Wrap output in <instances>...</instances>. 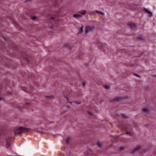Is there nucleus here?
<instances>
[{
    "instance_id": "nucleus-14",
    "label": "nucleus",
    "mask_w": 156,
    "mask_h": 156,
    "mask_svg": "<svg viewBox=\"0 0 156 156\" xmlns=\"http://www.w3.org/2000/svg\"><path fill=\"white\" fill-rule=\"evenodd\" d=\"M83 31V27H80L79 29L78 33L80 34Z\"/></svg>"
},
{
    "instance_id": "nucleus-2",
    "label": "nucleus",
    "mask_w": 156,
    "mask_h": 156,
    "mask_svg": "<svg viewBox=\"0 0 156 156\" xmlns=\"http://www.w3.org/2000/svg\"><path fill=\"white\" fill-rule=\"evenodd\" d=\"M94 29V26H88L86 27L85 29V33H88L93 31Z\"/></svg>"
},
{
    "instance_id": "nucleus-3",
    "label": "nucleus",
    "mask_w": 156,
    "mask_h": 156,
    "mask_svg": "<svg viewBox=\"0 0 156 156\" xmlns=\"http://www.w3.org/2000/svg\"><path fill=\"white\" fill-rule=\"evenodd\" d=\"M141 149V147L140 146H138L136 147L134 149V150L132 151H131L130 153L132 154H133L135 152H136Z\"/></svg>"
},
{
    "instance_id": "nucleus-16",
    "label": "nucleus",
    "mask_w": 156,
    "mask_h": 156,
    "mask_svg": "<svg viewBox=\"0 0 156 156\" xmlns=\"http://www.w3.org/2000/svg\"><path fill=\"white\" fill-rule=\"evenodd\" d=\"M10 143L9 142H7L6 144V146L7 147L9 148L10 146Z\"/></svg>"
},
{
    "instance_id": "nucleus-10",
    "label": "nucleus",
    "mask_w": 156,
    "mask_h": 156,
    "mask_svg": "<svg viewBox=\"0 0 156 156\" xmlns=\"http://www.w3.org/2000/svg\"><path fill=\"white\" fill-rule=\"evenodd\" d=\"M69 140V138L68 137H67L65 139V141L66 144H68Z\"/></svg>"
},
{
    "instance_id": "nucleus-17",
    "label": "nucleus",
    "mask_w": 156,
    "mask_h": 156,
    "mask_svg": "<svg viewBox=\"0 0 156 156\" xmlns=\"http://www.w3.org/2000/svg\"><path fill=\"white\" fill-rule=\"evenodd\" d=\"M134 75L136 77H137L140 78H141L140 76L137 74L135 73L134 74Z\"/></svg>"
},
{
    "instance_id": "nucleus-8",
    "label": "nucleus",
    "mask_w": 156,
    "mask_h": 156,
    "mask_svg": "<svg viewBox=\"0 0 156 156\" xmlns=\"http://www.w3.org/2000/svg\"><path fill=\"white\" fill-rule=\"evenodd\" d=\"M129 25L130 27L131 28H133V27H135L136 25L134 23H129L128 24Z\"/></svg>"
},
{
    "instance_id": "nucleus-21",
    "label": "nucleus",
    "mask_w": 156,
    "mask_h": 156,
    "mask_svg": "<svg viewBox=\"0 0 156 156\" xmlns=\"http://www.w3.org/2000/svg\"><path fill=\"white\" fill-rule=\"evenodd\" d=\"M54 17H51L50 18V19H54Z\"/></svg>"
},
{
    "instance_id": "nucleus-12",
    "label": "nucleus",
    "mask_w": 156,
    "mask_h": 156,
    "mask_svg": "<svg viewBox=\"0 0 156 156\" xmlns=\"http://www.w3.org/2000/svg\"><path fill=\"white\" fill-rule=\"evenodd\" d=\"M95 12L96 13H99L101 15L103 16V15H104V12H100V11H96Z\"/></svg>"
},
{
    "instance_id": "nucleus-13",
    "label": "nucleus",
    "mask_w": 156,
    "mask_h": 156,
    "mask_svg": "<svg viewBox=\"0 0 156 156\" xmlns=\"http://www.w3.org/2000/svg\"><path fill=\"white\" fill-rule=\"evenodd\" d=\"M86 11L85 10H82L80 12H79V13L84 15L86 14Z\"/></svg>"
},
{
    "instance_id": "nucleus-18",
    "label": "nucleus",
    "mask_w": 156,
    "mask_h": 156,
    "mask_svg": "<svg viewBox=\"0 0 156 156\" xmlns=\"http://www.w3.org/2000/svg\"><path fill=\"white\" fill-rule=\"evenodd\" d=\"M36 19V17L35 16H34L32 17V19L33 20H35Z\"/></svg>"
},
{
    "instance_id": "nucleus-24",
    "label": "nucleus",
    "mask_w": 156,
    "mask_h": 156,
    "mask_svg": "<svg viewBox=\"0 0 156 156\" xmlns=\"http://www.w3.org/2000/svg\"><path fill=\"white\" fill-rule=\"evenodd\" d=\"M123 115V117H124V115L123 114V115Z\"/></svg>"
},
{
    "instance_id": "nucleus-6",
    "label": "nucleus",
    "mask_w": 156,
    "mask_h": 156,
    "mask_svg": "<svg viewBox=\"0 0 156 156\" xmlns=\"http://www.w3.org/2000/svg\"><path fill=\"white\" fill-rule=\"evenodd\" d=\"M81 16V15L79 14H75L73 15V17L76 18H79Z\"/></svg>"
},
{
    "instance_id": "nucleus-7",
    "label": "nucleus",
    "mask_w": 156,
    "mask_h": 156,
    "mask_svg": "<svg viewBox=\"0 0 156 156\" xmlns=\"http://www.w3.org/2000/svg\"><path fill=\"white\" fill-rule=\"evenodd\" d=\"M143 111L144 112L146 113L149 111V109L147 107H145L143 108Z\"/></svg>"
},
{
    "instance_id": "nucleus-15",
    "label": "nucleus",
    "mask_w": 156,
    "mask_h": 156,
    "mask_svg": "<svg viewBox=\"0 0 156 156\" xmlns=\"http://www.w3.org/2000/svg\"><path fill=\"white\" fill-rule=\"evenodd\" d=\"M126 134H129V135H132L133 134V133L132 132H131V131H130V132L128 131V132H126Z\"/></svg>"
},
{
    "instance_id": "nucleus-19",
    "label": "nucleus",
    "mask_w": 156,
    "mask_h": 156,
    "mask_svg": "<svg viewBox=\"0 0 156 156\" xmlns=\"http://www.w3.org/2000/svg\"><path fill=\"white\" fill-rule=\"evenodd\" d=\"M46 97H47V98H52L53 97L52 96H45Z\"/></svg>"
},
{
    "instance_id": "nucleus-9",
    "label": "nucleus",
    "mask_w": 156,
    "mask_h": 156,
    "mask_svg": "<svg viewBox=\"0 0 156 156\" xmlns=\"http://www.w3.org/2000/svg\"><path fill=\"white\" fill-rule=\"evenodd\" d=\"M144 10L147 12L150 15V16H152V14L151 12L146 8L144 9Z\"/></svg>"
},
{
    "instance_id": "nucleus-4",
    "label": "nucleus",
    "mask_w": 156,
    "mask_h": 156,
    "mask_svg": "<svg viewBox=\"0 0 156 156\" xmlns=\"http://www.w3.org/2000/svg\"><path fill=\"white\" fill-rule=\"evenodd\" d=\"M122 98L121 97H117L115 98L113 100L114 101H121Z\"/></svg>"
},
{
    "instance_id": "nucleus-11",
    "label": "nucleus",
    "mask_w": 156,
    "mask_h": 156,
    "mask_svg": "<svg viewBox=\"0 0 156 156\" xmlns=\"http://www.w3.org/2000/svg\"><path fill=\"white\" fill-rule=\"evenodd\" d=\"M97 145L99 147H101L102 146L103 144L100 141H98L97 143Z\"/></svg>"
},
{
    "instance_id": "nucleus-22",
    "label": "nucleus",
    "mask_w": 156,
    "mask_h": 156,
    "mask_svg": "<svg viewBox=\"0 0 156 156\" xmlns=\"http://www.w3.org/2000/svg\"><path fill=\"white\" fill-rule=\"evenodd\" d=\"M73 102L76 103V102ZM76 103H77V104H80V103H77V102H76Z\"/></svg>"
},
{
    "instance_id": "nucleus-20",
    "label": "nucleus",
    "mask_w": 156,
    "mask_h": 156,
    "mask_svg": "<svg viewBox=\"0 0 156 156\" xmlns=\"http://www.w3.org/2000/svg\"><path fill=\"white\" fill-rule=\"evenodd\" d=\"M72 102H71V101H68V103H70V104H72Z\"/></svg>"
},
{
    "instance_id": "nucleus-5",
    "label": "nucleus",
    "mask_w": 156,
    "mask_h": 156,
    "mask_svg": "<svg viewBox=\"0 0 156 156\" xmlns=\"http://www.w3.org/2000/svg\"><path fill=\"white\" fill-rule=\"evenodd\" d=\"M104 88L106 90L109 89L110 88V85L108 84H106L104 85Z\"/></svg>"
},
{
    "instance_id": "nucleus-1",
    "label": "nucleus",
    "mask_w": 156,
    "mask_h": 156,
    "mask_svg": "<svg viewBox=\"0 0 156 156\" xmlns=\"http://www.w3.org/2000/svg\"><path fill=\"white\" fill-rule=\"evenodd\" d=\"M29 129L20 126L16 129L15 133L16 134H20L22 132L27 131Z\"/></svg>"
},
{
    "instance_id": "nucleus-23",
    "label": "nucleus",
    "mask_w": 156,
    "mask_h": 156,
    "mask_svg": "<svg viewBox=\"0 0 156 156\" xmlns=\"http://www.w3.org/2000/svg\"><path fill=\"white\" fill-rule=\"evenodd\" d=\"M120 149H121V150H122L123 149L122 148V147H121Z\"/></svg>"
},
{
    "instance_id": "nucleus-25",
    "label": "nucleus",
    "mask_w": 156,
    "mask_h": 156,
    "mask_svg": "<svg viewBox=\"0 0 156 156\" xmlns=\"http://www.w3.org/2000/svg\"><path fill=\"white\" fill-rule=\"evenodd\" d=\"M82 84H83V86H84V85H83V83Z\"/></svg>"
}]
</instances>
